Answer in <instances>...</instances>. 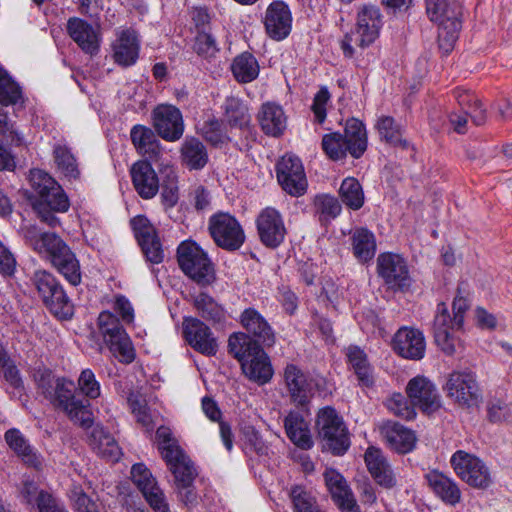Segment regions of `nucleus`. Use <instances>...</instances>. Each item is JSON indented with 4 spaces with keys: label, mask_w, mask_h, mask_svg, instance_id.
<instances>
[{
    "label": "nucleus",
    "mask_w": 512,
    "mask_h": 512,
    "mask_svg": "<svg viewBox=\"0 0 512 512\" xmlns=\"http://www.w3.org/2000/svg\"><path fill=\"white\" fill-rule=\"evenodd\" d=\"M228 349L241 363V369L248 380L259 384H266L271 380L274 371L270 359L252 337L244 332L233 333L228 339Z\"/></svg>",
    "instance_id": "1"
},
{
    "label": "nucleus",
    "mask_w": 512,
    "mask_h": 512,
    "mask_svg": "<svg viewBox=\"0 0 512 512\" xmlns=\"http://www.w3.org/2000/svg\"><path fill=\"white\" fill-rule=\"evenodd\" d=\"M41 393L55 407L63 409L75 423L89 428L92 418L87 410L89 399L100 395V386H40Z\"/></svg>",
    "instance_id": "2"
},
{
    "label": "nucleus",
    "mask_w": 512,
    "mask_h": 512,
    "mask_svg": "<svg viewBox=\"0 0 512 512\" xmlns=\"http://www.w3.org/2000/svg\"><path fill=\"white\" fill-rule=\"evenodd\" d=\"M30 182L39 196V199L33 203V209L38 218L50 227L58 226L60 221L54 213H64L70 207L66 193L49 174L42 170H32Z\"/></svg>",
    "instance_id": "3"
},
{
    "label": "nucleus",
    "mask_w": 512,
    "mask_h": 512,
    "mask_svg": "<svg viewBox=\"0 0 512 512\" xmlns=\"http://www.w3.org/2000/svg\"><path fill=\"white\" fill-rule=\"evenodd\" d=\"M382 27V14L376 5L364 4L358 8L354 33H347L340 46L345 57L355 55L353 43L361 49L369 47L378 38Z\"/></svg>",
    "instance_id": "4"
},
{
    "label": "nucleus",
    "mask_w": 512,
    "mask_h": 512,
    "mask_svg": "<svg viewBox=\"0 0 512 512\" xmlns=\"http://www.w3.org/2000/svg\"><path fill=\"white\" fill-rule=\"evenodd\" d=\"M177 260L184 274L198 285L208 286L214 282V266L207 253L197 243L182 242L177 249Z\"/></svg>",
    "instance_id": "5"
},
{
    "label": "nucleus",
    "mask_w": 512,
    "mask_h": 512,
    "mask_svg": "<svg viewBox=\"0 0 512 512\" xmlns=\"http://www.w3.org/2000/svg\"><path fill=\"white\" fill-rule=\"evenodd\" d=\"M316 425L324 447L334 455H343L350 447L348 430L332 407H325L318 412Z\"/></svg>",
    "instance_id": "6"
},
{
    "label": "nucleus",
    "mask_w": 512,
    "mask_h": 512,
    "mask_svg": "<svg viewBox=\"0 0 512 512\" xmlns=\"http://www.w3.org/2000/svg\"><path fill=\"white\" fill-rule=\"evenodd\" d=\"M455 474L466 484L477 489H487L493 482L487 464L475 454L457 450L450 458Z\"/></svg>",
    "instance_id": "7"
},
{
    "label": "nucleus",
    "mask_w": 512,
    "mask_h": 512,
    "mask_svg": "<svg viewBox=\"0 0 512 512\" xmlns=\"http://www.w3.org/2000/svg\"><path fill=\"white\" fill-rule=\"evenodd\" d=\"M98 327L110 351L121 361L130 363L135 358V351L127 332L119 319L109 311L98 316Z\"/></svg>",
    "instance_id": "8"
},
{
    "label": "nucleus",
    "mask_w": 512,
    "mask_h": 512,
    "mask_svg": "<svg viewBox=\"0 0 512 512\" xmlns=\"http://www.w3.org/2000/svg\"><path fill=\"white\" fill-rule=\"evenodd\" d=\"M209 232L217 246L235 251L244 241L245 234L238 220L228 213H216L209 219Z\"/></svg>",
    "instance_id": "9"
},
{
    "label": "nucleus",
    "mask_w": 512,
    "mask_h": 512,
    "mask_svg": "<svg viewBox=\"0 0 512 512\" xmlns=\"http://www.w3.org/2000/svg\"><path fill=\"white\" fill-rule=\"evenodd\" d=\"M52 266L73 286L81 282L78 259L70 247L58 236L45 249L44 253Z\"/></svg>",
    "instance_id": "10"
},
{
    "label": "nucleus",
    "mask_w": 512,
    "mask_h": 512,
    "mask_svg": "<svg viewBox=\"0 0 512 512\" xmlns=\"http://www.w3.org/2000/svg\"><path fill=\"white\" fill-rule=\"evenodd\" d=\"M377 272L392 290L404 291L411 285L406 261L398 254L382 253L377 258Z\"/></svg>",
    "instance_id": "11"
},
{
    "label": "nucleus",
    "mask_w": 512,
    "mask_h": 512,
    "mask_svg": "<svg viewBox=\"0 0 512 512\" xmlns=\"http://www.w3.org/2000/svg\"><path fill=\"white\" fill-rule=\"evenodd\" d=\"M277 180L283 190L299 197L307 189V180L301 160L292 154L284 155L276 166Z\"/></svg>",
    "instance_id": "12"
},
{
    "label": "nucleus",
    "mask_w": 512,
    "mask_h": 512,
    "mask_svg": "<svg viewBox=\"0 0 512 512\" xmlns=\"http://www.w3.org/2000/svg\"><path fill=\"white\" fill-rule=\"evenodd\" d=\"M133 483L142 492L144 498L155 512H168L169 506L165 495L156 479L143 464H135L131 469Z\"/></svg>",
    "instance_id": "13"
},
{
    "label": "nucleus",
    "mask_w": 512,
    "mask_h": 512,
    "mask_svg": "<svg viewBox=\"0 0 512 512\" xmlns=\"http://www.w3.org/2000/svg\"><path fill=\"white\" fill-rule=\"evenodd\" d=\"M391 346L398 356L408 360H421L426 352V340L422 331L407 326L397 330Z\"/></svg>",
    "instance_id": "14"
},
{
    "label": "nucleus",
    "mask_w": 512,
    "mask_h": 512,
    "mask_svg": "<svg viewBox=\"0 0 512 512\" xmlns=\"http://www.w3.org/2000/svg\"><path fill=\"white\" fill-rule=\"evenodd\" d=\"M183 335L187 343L197 352L213 356L218 349L211 329L201 320L187 317L183 321Z\"/></svg>",
    "instance_id": "15"
},
{
    "label": "nucleus",
    "mask_w": 512,
    "mask_h": 512,
    "mask_svg": "<svg viewBox=\"0 0 512 512\" xmlns=\"http://www.w3.org/2000/svg\"><path fill=\"white\" fill-rule=\"evenodd\" d=\"M261 242L269 248L278 247L285 238L286 228L282 215L273 207L264 208L256 219Z\"/></svg>",
    "instance_id": "16"
},
{
    "label": "nucleus",
    "mask_w": 512,
    "mask_h": 512,
    "mask_svg": "<svg viewBox=\"0 0 512 512\" xmlns=\"http://www.w3.org/2000/svg\"><path fill=\"white\" fill-rule=\"evenodd\" d=\"M461 327L453 325V318L450 316L447 305L443 302L439 303L434 317L433 332L435 343L445 354L452 355L456 352L460 341L453 331Z\"/></svg>",
    "instance_id": "17"
},
{
    "label": "nucleus",
    "mask_w": 512,
    "mask_h": 512,
    "mask_svg": "<svg viewBox=\"0 0 512 512\" xmlns=\"http://www.w3.org/2000/svg\"><path fill=\"white\" fill-rule=\"evenodd\" d=\"M67 33L79 48L90 56L99 52L101 32L98 27L78 17L67 21Z\"/></svg>",
    "instance_id": "18"
},
{
    "label": "nucleus",
    "mask_w": 512,
    "mask_h": 512,
    "mask_svg": "<svg viewBox=\"0 0 512 512\" xmlns=\"http://www.w3.org/2000/svg\"><path fill=\"white\" fill-rule=\"evenodd\" d=\"M154 127L159 136L168 141L178 140L184 131L180 110L173 105L162 104L153 111Z\"/></svg>",
    "instance_id": "19"
},
{
    "label": "nucleus",
    "mask_w": 512,
    "mask_h": 512,
    "mask_svg": "<svg viewBox=\"0 0 512 512\" xmlns=\"http://www.w3.org/2000/svg\"><path fill=\"white\" fill-rule=\"evenodd\" d=\"M381 437L387 446L399 454L411 452L417 442L415 432L395 421H385L379 426Z\"/></svg>",
    "instance_id": "20"
},
{
    "label": "nucleus",
    "mask_w": 512,
    "mask_h": 512,
    "mask_svg": "<svg viewBox=\"0 0 512 512\" xmlns=\"http://www.w3.org/2000/svg\"><path fill=\"white\" fill-rule=\"evenodd\" d=\"M292 16L289 7L283 1L272 2L264 16V26L270 38L280 41L291 31Z\"/></svg>",
    "instance_id": "21"
},
{
    "label": "nucleus",
    "mask_w": 512,
    "mask_h": 512,
    "mask_svg": "<svg viewBox=\"0 0 512 512\" xmlns=\"http://www.w3.org/2000/svg\"><path fill=\"white\" fill-rule=\"evenodd\" d=\"M364 461L370 475L379 486L391 489L397 485L396 474L379 448L368 447L364 454Z\"/></svg>",
    "instance_id": "22"
},
{
    "label": "nucleus",
    "mask_w": 512,
    "mask_h": 512,
    "mask_svg": "<svg viewBox=\"0 0 512 512\" xmlns=\"http://www.w3.org/2000/svg\"><path fill=\"white\" fill-rule=\"evenodd\" d=\"M324 479L333 501L342 512H360L352 491L338 471L327 469L324 472Z\"/></svg>",
    "instance_id": "23"
},
{
    "label": "nucleus",
    "mask_w": 512,
    "mask_h": 512,
    "mask_svg": "<svg viewBox=\"0 0 512 512\" xmlns=\"http://www.w3.org/2000/svg\"><path fill=\"white\" fill-rule=\"evenodd\" d=\"M425 480L434 495L444 504L456 506L462 499V492L458 483L450 476L438 470H431L425 474Z\"/></svg>",
    "instance_id": "24"
},
{
    "label": "nucleus",
    "mask_w": 512,
    "mask_h": 512,
    "mask_svg": "<svg viewBox=\"0 0 512 512\" xmlns=\"http://www.w3.org/2000/svg\"><path fill=\"white\" fill-rule=\"evenodd\" d=\"M114 61L124 67L133 65L139 55V41L136 32L127 28L117 32L112 45Z\"/></svg>",
    "instance_id": "25"
},
{
    "label": "nucleus",
    "mask_w": 512,
    "mask_h": 512,
    "mask_svg": "<svg viewBox=\"0 0 512 512\" xmlns=\"http://www.w3.org/2000/svg\"><path fill=\"white\" fill-rule=\"evenodd\" d=\"M132 183L143 199L153 198L159 190V179L148 161H138L131 168Z\"/></svg>",
    "instance_id": "26"
},
{
    "label": "nucleus",
    "mask_w": 512,
    "mask_h": 512,
    "mask_svg": "<svg viewBox=\"0 0 512 512\" xmlns=\"http://www.w3.org/2000/svg\"><path fill=\"white\" fill-rule=\"evenodd\" d=\"M240 322L247 331L246 334L255 337L254 341L257 343L261 342L265 346L274 344L275 336L270 325L256 309H245L240 316Z\"/></svg>",
    "instance_id": "27"
},
{
    "label": "nucleus",
    "mask_w": 512,
    "mask_h": 512,
    "mask_svg": "<svg viewBox=\"0 0 512 512\" xmlns=\"http://www.w3.org/2000/svg\"><path fill=\"white\" fill-rule=\"evenodd\" d=\"M4 439L9 448L21 459V461L32 468L39 469L42 465L41 455L30 445L25 436L16 428L8 429Z\"/></svg>",
    "instance_id": "28"
},
{
    "label": "nucleus",
    "mask_w": 512,
    "mask_h": 512,
    "mask_svg": "<svg viewBox=\"0 0 512 512\" xmlns=\"http://www.w3.org/2000/svg\"><path fill=\"white\" fill-rule=\"evenodd\" d=\"M258 121L262 131L273 137L281 136L287 126V117L283 108L272 102L262 104Z\"/></svg>",
    "instance_id": "29"
},
{
    "label": "nucleus",
    "mask_w": 512,
    "mask_h": 512,
    "mask_svg": "<svg viewBox=\"0 0 512 512\" xmlns=\"http://www.w3.org/2000/svg\"><path fill=\"white\" fill-rule=\"evenodd\" d=\"M130 137L140 154L152 161H157L160 158V144L152 129L143 125H135L131 129Z\"/></svg>",
    "instance_id": "30"
},
{
    "label": "nucleus",
    "mask_w": 512,
    "mask_h": 512,
    "mask_svg": "<svg viewBox=\"0 0 512 512\" xmlns=\"http://www.w3.org/2000/svg\"><path fill=\"white\" fill-rule=\"evenodd\" d=\"M342 135L349 154L353 158H360L367 149V133L364 124L356 118H350L345 123Z\"/></svg>",
    "instance_id": "31"
},
{
    "label": "nucleus",
    "mask_w": 512,
    "mask_h": 512,
    "mask_svg": "<svg viewBox=\"0 0 512 512\" xmlns=\"http://www.w3.org/2000/svg\"><path fill=\"white\" fill-rule=\"evenodd\" d=\"M92 449L102 458L108 461H118L121 451L114 437L102 427L96 426L92 429L90 438Z\"/></svg>",
    "instance_id": "32"
},
{
    "label": "nucleus",
    "mask_w": 512,
    "mask_h": 512,
    "mask_svg": "<svg viewBox=\"0 0 512 512\" xmlns=\"http://www.w3.org/2000/svg\"><path fill=\"white\" fill-rule=\"evenodd\" d=\"M284 427L288 438L298 447L309 449L313 445L308 424L296 412H290L284 419Z\"/></svg>",
    "instance_id": "33"
},
{
    "label": "nucleus",
    "mask_w": 512,
    "mask_h": 512,
    "mask_svg": "<svg viewBox=\"0 0 512 512\" xmlns=\"http://www.w3.org/2000/svg\"><path fill=\"white\" fill-rule=\"evenodd\" d=\"M181 162L189 170H200L208 162V153L204 144L196 139H186L181 146Z\"/></svg>",
    "instance_id": "34"
},
{
    "label": "nucleus",
    "mask_w": 512,
    "mask_h": 512,
    "mask_svg": "<svg viewBox=\"0 0 512 512\" xmlns=\"http://www.w3.org/2000/svg\"><path fill=\"white\" fill-rule=\"evenodd\" d=\"M407 395L413 407L431 414L440 408V398L433 386H407Z\"/></svg>",
    "instance_id": "35"
},
{
    "label": "nucleus",
    "mask_w": 512,
    "mask_h": 512,
    "mask_svg": "<svg viewBox=\"0 0 512 512\" xmlns=\"http://www.w3.org/2000/svg\"><path fill=\"white\" fill-rule=\"evenodd\" d=\"M353 255L360 263H367L376 253V242L372 232L366 228H357L351 235Z\"/></svg>",
    "instance_id": "36"
},
{
    "label": "nucleus",
    "mask_w": 512,
    "mask_h": 512,
    "mask_svg": "<svg viewBox=\"0 0 512 512\" xmlns=\"http://www.w3.org/2000/svg\"><path fill=\"white\" fill-rule=\"evenodd\" d=\"M231 70L239 83H250L259 75V64L252 54L245 52L233 60Z\"/></svg>",
    "instance_id": "37"
},
{
    "label": "nucleus",
    "mask_w": 512,
    "mask_h": 512,
    "mask_svg": "<svg viewBox=\"0 0 512 512\" xmlns=\"http://www.w3.org/2000/svg\"><path fill=\"white\" fill-rule=\"evenodd\" d=\"M426 12L432 22L437 24L451 19V11L457 12V18L462 16V6L457 0H425Z\"/></svg>",
    "instance_id": "38"
},
{
    "label": "nucleus",
    "mask_w": 512,
    "mask_h": 512,
    "mask_svg": "<svg viewBox=\"0 0 512 512\" xmlns=\"http://www.w3.org/2000/svg\"><path fill=\"white\" fill-rule=\"evenodd\" d=\"M224 115L232 127L246 128L251 120L248 107L237 97H227L224 104Z\"/></svg>",
    "instance_id": "39"
},
{
    "label": "nucleus",
    "mask_w": 512,
    "mask_h": 512,
    "mask_svg": "<svg viewBox=\"0 0 512 512\" xmlns=\"http://www.w3.org/2000/svg\"><path fill=\"white\" fill-rule=\"evenodd\" d=\"M450 21L438 24L439 48L448 54L452 51L462 27L461 17L457 18V12L451 11Z\"/></svg>",
    "instance_id": "40"
},
{
    "label": "nucleus",
    "mask_w": 512,
    "mask_h": 512,
    "mask_svg": "<svg viewBox=\"0 0 512 512\" xmlns=\"http://www.w3.org/2000/svg\"><path fill=\"white\" fill-rule=\"evenodd\" d=\"M339 195L342 202L350 209L358 210L364 204L362 186L354 177H347L342 181L339 189Z\"/></svg>",
    "instance_id": "41"
},
{
    "label": "nucleus",
    "mask_w": 512,
    "mask_h": 512,
    "mask_svg": "<svg viewBox=\"0 0 512 512\" xmlns=\"http://www.w3.org/2000/svg\"><path fill=\"white\" fill-rule=\"evenodd\" d=\"M194 306L206 320L219 323L225 318L224 308L207 293L198 294L194 298Z\"/></svg>",
    "instance_id": "42"
},
{
    "label": "nucleus",
    "mask_w": 512,
    "mask_h": 512,
    "mask_svg": "<svg viewBox=\"0 0 512 512\" xmlns=\"http://www.w3.org/2000/svg\"><path fill=\"white\" fill-rule=\"evenodd\" d=\"M315 214L322 224L335 219L342 210L338 199L328 194L317 195L314 199Z\"/></svg>",
    "instance_id": "43"
},
{
    "label": "nucleus",
    "mask_w": 512,
    "mask_h": 512,
    "mask_svg": "<svg viewBox=\"0 0 512 512\" xmlns=\"http://www.w3.org/2000/svg\"><path fill=\"white\" fill-rule=\"evenodd\" d=\"M42 301L46 308L59 319H69L73 316L74 305L63 287L56 290L51 298Z\"/></svg>",
    "instance_id": "44"
},
{
    "label": "nucleus",
    "mask_w": 512,
    "mask_h": 512,
    "mask_svg": "<svg viewBox=\"0 0 512 512\" xmlns=\"http://www.w3.org/2000/svg\"><path fill=\"white\" fill-rule=\"evenodd\" d=\"M346 357L358 380L367 383L370 381L372 368L366 353L358 346H349L346 349Z\"/></svg>",
    "instance_id": "45"
},
{
    "label": "nucleus",
    "mask_w": 512,
    "mask_h": 512,
    "mask_svg": "<svg viewBox=\"0 0 512 512\" xmlns=\"http://www.w3.org/2000/svg\"><path fill=\"white\" fill-rule=\"evenodd\" d=\"M376 128L382 140L393 146L407 147L408 143L402 139L401 127L390 116L378 119Z\"/></svg>",
    "instance_id": "46"
},
{
    "label": "nucleus",
    "mask_w": 512,
    "mask_h": 512,
    "mask_svg": "<svg viewBox=\"0 0 512 512\" xmlns=\"http://www.w3.org/2000/svg\"><path fill=\"white\" fill-rule=\"evenodd\" d=\"M54 160L58 169L68 178H78L80 172L74 155L65 145L57 144L53 150Z\"/></svg>",
    "instance_id": "47"
},
{
    "label": "nucleus",
    "mask_w": 512,
    "mask_h": 512,
    "mask_svg": "<svg viewBox=\"0 0 512 512\" xmlns=\"http://www.w3.org/2000/svg\"><path fill=\"white\" fill-rule=\"evenodd\" d=\"M199 130L203 138L214 146L222 145L229 140L224 124L215 117L204 121Z\"/></svg>",
    "instance_id": "48"
},
{
    "label": "nucleus",
    "mask_w": 512,
    "mask_h": 512,
    "mask_svg": "<svg viewBox=\"0 0 512 512\" xmlns=\"http://www.w3.org/2000/svg\"><path fill=\"white\" fill-rule=\"evenodd\" d=\"M448 394L462 406H478L482 400L479 386H448Z\"/></svg>",
    "instance_id": "49"
},
{
    "label": "nucleus",
    "mask_w": 512,
    "mask_h": 512,
    "mask_svg": "<svg viewBox=\"0 0 512 512\" xmlns=\"http://www.w3.org/2000/svg\"><path fill=\"white\" fill-rule=\"evenodd\" d=\"M32 280L42 300L51 298L56 290L62 287L57 278L45 270H37Z\"/></svg>",
    "instance_id": "50"
},
{
    "label": "nucleus",
    "mask_w": 512,
    "mask_h": 512,
    "mask_svg": "<svg viewBox=\"0 0 512 512\" xmlns=\"http://www.w3.org/2000/svg\"><path fill=\"white\" fill-rule=\"evenodd\" d=\"M387 409L395 416L404 420H412L416 417V411L413 407V403L400 394H392L385 402Z\"/></svg>",
    "instance_id": "51"
},
{
    "label": "nucleus",
    "mask_w": 512,
    "mask_h": 512,
    "mask_svg": "<svg viewBox=\"0 0 512 512\" xmlns=\"http://www.w3.org/2000/svg\"><path fill=\"white\" fill-rule=\"evenodd\" d=\"M21 99V89L8 73L0 67V103L14 105Z\"/></svg>",
    "instance_id": "52"
},
{
    "label": "nucleus",
    "mask_w": 512,
    "mask_h": 512,
    "mask_svg": "<svg viewBox=\"0 0 512 512\" xmlns=\"http://www.w3.org/2000/svg\"><path fill=\"white\" fill-rule=\"evenodd\" d=\"M322 148L332 160L343 159L349 154L348 149H346L345 139L338 132L324 135L322 138Z\"/></svg>",
    "instance_id": "53"
},
{
    "label": "nucleus",
    "mask_w": 512,
    "mask_h": 512,
    "mask_svg": "<svg viewBox=\"0 0 512 512\" xmlns=\"http://www.w3.org/2000/svg\"><path fill=\"white\" fill-rule=\"evenodd\" d=\"M22 232L26 242L39 254H43L52 239L56 237L54 233H41L34 225L24 226Z\"/></svg>",
    "instance_id": "54"
},
{
    "label": "nucleus",
    "mask_w": 512,
    "mask_h": 512,
    "mask_svg": "<svg viewBox=\"0 0 512 512\" xmlns=\"http://www.w3.org/2000/svg\"><path fill=\"white\" fill-rule=\"evenodd\" d=\"M290 496L296 512H323L318 508L311 493L301 486H294Z\"/></svg>",
    "instance_id": "55"
},
{
    "label": "nucleus",
    "mask_w": 512,
    "mask_h": 512,
    "mask_svg": "<svg viewBox=\"0 0 512 512\" xmlns=\"http://www.w3.org/2000/svg\"><path fill=\"white\" fill-rule=\"evenodd\" d=\"M128 404L131 412L135 415L137 422L147 430L151 429L152 419L147 411V402L145 397L138 392H131L128 397Z\"/></svg>",
    "instance_id": "56"
},
{
    "label": "nucleus",
    "mask_w": 512,
    "mask_h": 512,
    "mask_svg": "<svg viewBox=\"0 0 512 512\" xmlns=\"http://www.w3.org/2000/svg\"><path fill=\"white\" fill-rule=\"evenodd\" d=\"M69 499L75 512H100L98 504L85 493L81 486L74 485L70 489Z\"/></svg>",
    "instance_id": "57"
},
{
    "label": "nucleus",
    "mask_w": 512,
    "mask_h": 512,
    "mask_svg": "<svg viewBox=\"0 0 512 512\" xmlns=\"http://www.w3.org/2000/svg\"><path fill=\"white\" fill-rule=\"evenodd\" d=\"M170 471L174 475L175 486H186L188 484H192L194 483L195 477L197 475L196 469L194 468L190 459H187L178 465L172 466Z\"/></svg>",
    "instance_id": "58"
},
{
    "label": "nucleus",
    "mask_w": 512,
    "mask_h": 512,
    "mask_svg": "<svg viewBox=\"0 0 512 512\" xmlns=\"http://www.w3.org/2000/svg\"><path fill=\"white\" fill-rule=\"evenodd\" d=\"M130 223L138 243L157 236L155 227L146 216H135L131 219Z\"/></svg>",
    "instance_id": "59"
},
{
    "label": "nucleus",
    "mask_w": 512,
    "mask_h": 512,
    "mask_svg": "<svg viewBox=\"0 0 512 512\" xmlns=\"http://www.w3.org/2000/svg\"><path fill=\"white\" fill-rule=\"evenodd\" d=\"M193 48L199 56L204 58L214 57L218 51L215 38L206 32L197 34Z\"/></svg>",
    "instance_id": "60"
},
{
    "label": "nucleus",
    "mask_w": 512,
    "mask_h": 512,
    "mask_svg": "<svg viewBox=\"0 0 512 512\" xmlns=\"http://www.w3.org/2000/svg\"><path fill=\"white\" fill-rule=\"evenodd\" d=\"M189 200L198 212L211 208V193L203 185L197 184L191 187L189 191Z\"/></svg>",
    "instance_id": "61"
},
{
    "label": "nucleus",
    "mask_w": 512,
    "mask_h": 512,
    "mask_svg": "<svg viewBox=\"0 0 512 512\" xmlns=\"http://www.w3.org/2000/svg\"><path fill=\"white\" fill-rule=\"evenodd\" d=\"M139 245L147 261L159 264L164 260V250L158 235L146 239L145 242H139Z\"/></svg>",
    "instance_id": "62"
},
{
    "label": "nucleus",
    "mask_w": 512,
    "mask_h": 512,
    "mask_svg": "<svg viewBox=\"0 0 512 512\" xmlns=\"http://www.w3.org/2000/svg\"><path fill=\"white\" fill-rule=\"evenodd\" d=\"M331 95L326 87H322L314 96L311 110L314 114L315 121L323 123L326 119V107L330 101Z\"/></svg>",
    "instance_id": "63"
},
{
    "label": "nucleus",
    "mask_w": 512,
    "mask_h": 512,
    "mask_svg": "<svg viewBox=\"0 0 512 512\" xmlns=\"http://www.w3.org/2000/svg\"><path fill=\"white\" fill-rule=\"evenodd\" d=\"M36 506L39 512H69L58 499L43 490L37 495Z\"/></svg>",
    "instance_id": "64"
}]
</instances>
